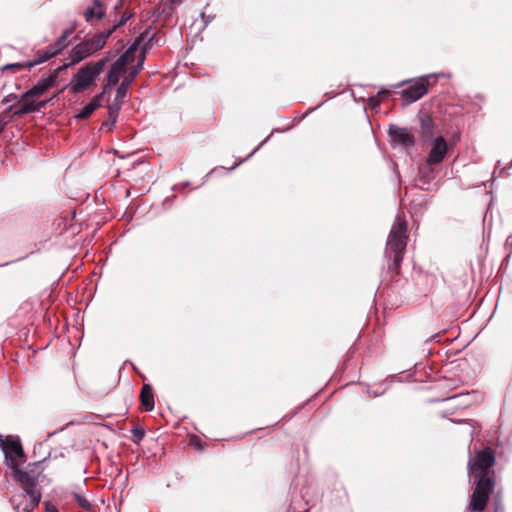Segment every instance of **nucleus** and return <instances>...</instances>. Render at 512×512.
<instances>
[{
	"label": "nucleus",
	"mask_w": 512,
	"mask_h": 512,
	"mask_svg": "<svg viewBox=\"0 0 512 512\" xmlns=\"http://www.w3.org/2000/svg\"><path fill=\"white\" fill-rule=\"evenodd\" d=\"M495 452L490 447L476 451L474 457L470 458L468 468L475 479V488L472 492L469 509L473 512L485 510L490 495L496 485Z\"/></svg>",
	"instance_id": "obj_1"
},
{
	"label": "nucleus",
	"mask_w": 512,
	"mask_h": 512,
	"mask_svg": "<svg viewBox=\"0 0 512 512\" xmlns=\"http://www.w3.org/2000/svg\"><path fill=\"white\" fill-rule=\"evenodd\" d=\"M113 55L109 52L96 62H88L72 77L68 88L74 95L79 94L96 84V79L104 71Z\"/></svg>",
	"instance_id": "obj_2"
},
{
	"label": "nucleus",
	"mask_w": 512,
	"mask_h": 512,
	"mask_svg": "<svg viewBox=\"0 0 512 512\" xmlns=\"http://www.w3.org/2000/svg\"><path fill=\"white\" fill-rule=\"evenodd\" d=\"M0 446L5 454L7 465L12 469V475L15 480L18 479V472L36 473L34 468H36L39 463L29 464L28 471H24L19 468L20 462L18 460L25 462L26 457L22 444L18 438H14L12 436H7L4 439L0 438Z\"/></svg>",
	"instance_id": "obj_3"
},
{
	"label": "nucleus",
	"mask_w": 512,
	"mask_h": 512,
	"mask_svg": "<svg viewBox=\"0 0 512 512\" xmlns=\"http://www.w3.org/2000/svg\"><path fill=\"white\" fill-rule=\"evenodd\" d=\"M110 36L111 31H102L75 45L69 53L70 62L67 64L68 67L81 62L101 50Z\"/></svg>",
	"instance_id": "obj_4"
},
{
	"label": "nucleus",
	"mask_w": 512,
	"mask_h": 512,
	"mask_svg": "<svg viewBox=\"0 0 512 512\" xmlns=\"http://www.w3.org/2000/svg\"><path fill=\"white\" fill-rule=\"evenodd\" d=\"M407 221L404 216L397 215L395 223L388 235L385 254L388 258L392 255L403 256L407 246Z\"/></svg>",
	"instance_id": "obj_5"
},
{
	"label": "nucleus",
	"mask_w": 512,
	"mask_h": 512,
	"mask_svg": "<svg viewBox=\"0 0 512 512\" xmlns=\"http://www.w3.org/2000/svg\"><path fill=\"white\" fill-rule=\"evenodd\" d=\"M75 31V27H71L68 29H65L62 33V35L57 39V41L47 47L44 51L38 52V59L31 61V62H25V63H15V64H9L5 66L4 69H14V70H21L23 68H31L34 67L37 64L43 63L52 57L58 55L61 53L67 46H68V38L72 35V33Z\"/></svg>",
	"instance_id": "obj_6"
},
{
	"label": "nucleus",
	"mask_w": 512,
	"mask_h": 512,
	"mask_svg": "<svg viewBox=\"0 0 512 512\" xmlns=\"http://www.w3.org/2000/svg\"><path fill=\"white\" fill-rule=\"evenodd\" d=\"M17 482L20 483L23 493L19 495L21 498L28 497V501L23 505V512H33L38 507L41 500V491L37 488L39 473H20L18 472Z\"/></svg>",
	"instance_id": "obj_7"
},
{
	"label": "nucleus",
	"mask_w": 512,
	"mask_h": 512,
	"mask_svg": "<svg viewBox=\"0 0 512 512\" xmlns=\"http://www.w3.org/2000/svg\"><path fill=\"white\" fill-rule=\"evenodd\" d=\"M144 60H145V50H143L141 52L137 65L129 72V74L123 79L122 83L118 86V88L116 90V95H115L114 101L110 105V116L112 117V120L115 118V115L117 114V112H119V110L124 102V99L127 95L129 86L132 84L134 79L137 77V75L142 70Z\"/></svg>",
	"instance_id": "obj_8"
},
{
	"label": "nucleus",
	"mask_w": 512,
	"mask_h": 512,
	"mask_svg": "<svg viewBox=\"0 0 512 512\" xmlns=\"http://www.w3.org/2000/svg\"><path fill=\"white\" fill-rule=\"evenodd\" d=\"M67 68L68 65L64 64L55 69L49 77L41 78L36 85L22 95V100L28 101L30 99L32 100L34 97H40L43 95L49 88L55 85L59 73L65 71Z\"/></svg>",
	"instance_id": "obj_9"
},
{
	"label": "nucleus",
	"mask_w": 512,
	"mask_h": 512,
	"mask_svg": "<svg viewBox=\"0 0 512 512\" xmlns=\"http://www.w3.org/2000/svg\"><path fill=\"white\" fill-rule=\"evenodd\" d=\"M430 82L428 77H421L402 90L401 95L405 104H411L428 93Z\"/></svg>",
	"instance_id": "obj_10"
},
{
	"label": "nucleus",
	"mask_w": 512,
	"mask_h": 512,
	"mask_svg": "<svg viewBox=\"0 0 512 512\" xmlns=\"http://www.w3.org/2000/svg\"><path fill=\"white\" fill-rule=\"evenodd\" d=\"M388 133L392 142L404 147H411L415 143L414 135L407 128L390 125Z\"/></svg>",
	"instance_id": "obj_11"
},
{
	"label": "nucleus",
	"mask_w": 512,
	"mask_h": 512,
	"mask_svg": "<svg viewBox=\"0 0 512 512\" xmlns=\"http://www.w3.org/2000/svg\"><path fill=\"white\" fill-rule=\"evenodd\" d=\"M448 151V145L446 140L439 136L437 137L434 142L433 146L428 154L427 163L430 165H436L441 163Z\"/></svg>",
	"instance_id": "obj_12"
},
{
	"label": "nucleus",
	"mask_w": 512,
	"mask_h": 512,
	"mask_svg": "<svg viewBox=\"0 0 512 512\" xmlns=\"http://www.w3.org/2000/svg\"><path fill=\"white\" fill-rule=\"evenodd\" d=\"M126 66L123 64V59H117L110 67L107 77H106V83L103 87V92L109 95L110 89L115 86L120 76L125 73Z\"/></svg>",
	"instance_id": "obj_13"
},
{
	"label": "nucleus",
	"mask_w": 512,
	"mask_h": 512,
	"mask_svg": "<svg viewBox=\"0 0 512 512\" xmlns=\"http://www.w3.org/2000/svg\"><path fill=\"white\" fill-rule=\"evenodd\" d=\"M105 6L101 0H92V5L88 6L83 15L86 22L93 24V21H100L105 17Z\"/></svg>",
	"instance_id": "obj_14"
},
{
	"label": "nucleus",
	"mask_w": 512,
	"mask_h": 512,
	"mask_svg": "<svg viewBox=\"0 0 512 512\" xmlns=\"http://www.w3.org/2000/svg\"><path fill=\"white\" fill-rule=\"evenodd\" d=\"M108 94L105 92H101L96 95L78 114H76L77 119H87L91 116V114L98 109L104 101L108 100Z\"/></svg>",
	"instance_id": "obj_15"
},
{
	"label": "nucleus",
	"mask_w": 512,
	"mask_h": 512,
	"mask_svg": "<svg viewBox=\"0 0 512 512\" xmlns=\"http://www.w3.org/2000/svg\"><path fill=\"white\" fill-rule=\"evenodd\" d=\"M419 122L422 141L428 142L432 140L434 136V121L431 115L428 113H420Z\"/></svg>",
	"instance_id": "obj_16"
},
{
	"label": "nucleus",
	"mask_w": 512,
	"mask_h": 512,
	"mask_svg": "<svg viewBox=\"0 0 512 512\" xmlns=\"http://www.w3.org/2000/svg\"><path fill=\"white\" fill-rule=\"evenodd\" d=\"M140 403L144 411H152L154 409V394L151 385L144 384L140 391Z\"/></svg>",
	"instance_id": "obj_17"
},
{
	"label": "nucleus",
	"mask_w": 512,
	"mask_h": 512,
	"mask_svg": "<svg viewBox=\"0 0 512 512\" xmlns=\"http://www.w3.org/2000/svg\"><path fill=\"white\" fill-rule=\"evenodd\" d=\"M13 106L14 108L10 112L11 120L14 117H21L23 115L35 112L34 101L31 99L28 101H23L21 99V101H18V103Z\"/></svg>",
	"instance_id": "obj_18"
},
{
	"label": "nucleus",
	"mask_w": 512,
	"mask_h": 512,
	"mask_svg": "<svg viewBox=\"0 0 512 512\" xmlns=\"http://www.w3.org/2000/svg\"><path fill=\"white\" fill-rule=\"evenodd\" d=\"M388 259L392 261L388 265L389 273L392 274V277L398 276L400 274V268H401L403 256L392 255L391 258H388Z\"/></svg>",
	"instance_id": "obj_19"
},
{
	"label": "nucleus",
	"mask_w": 512,
	"mask_h": 512,
	"mask_svg": "<svg viewBox=\"0 0 512 512\" xmlns=\"http://www.w3.org/2000/svg\"><path fill=\"white\" fill-rule=\"evenodd\" d=\"M140 43V39H137L136 42L118 59H123V64L127 66L128 64L134 61L135 52L137 50V46Z\"/></svg>",
	"instance_id": "obj_20"
},
{
	"label": "nucleus",
	"mask_w": 512,
	"mask_h": 512,
	"mask_svg": "<svg viewBox=\"0 0 512 512\" xmlns=\"http://www.w3.org/2000/svg\"><path fill=\"white\" fill-rule=\"evenodd\" d=\"M71 497H72L73 501L78 504V506L80 508H82L84 510H88V511L91 509V503L84 495L77 493V492H73L71 494Z\"/></svg>",
	"instance_id": "obj_21"
},
{
	"label": "nucleus",
	"mask_w": 512,
	"mask_h": 512,
	"mask_svg": "<svg viewBox=\"0 0 512 512\" xmlns=\"http://www.w3.org/2000/svg\"><path fill=\"white\" fill-rule=\"evenodd\" d=\"M14 106H9L0 114V134L4 130L5 126L11 121L10 112Z\"/></svg>",
	"instance_id": "obj_22"
},
{
	"label": "nucleus",
	"mask_w": 512,
	"mask_h": 512,
	"mask_svg": "<svg viewBox=\"0 0 512 512\" xmlns=\"http://www.w3.org/2000/svg\"><path fill=\"white\" fill-rule=\"evenodd\" d=\"M131 433H132L131 440L135 444H139L145 436V430L140 426H134L131 430Z\"/></svg>",
	"instance_id": "obj_23"
},
{
	"label": "nucleus",
	"mask_w": 512,
	"mask_h": 512,
	"mask_svg": "<svg viewBox=\"0 0 512 512\" xmlns=\"http://www.w3.org/2000/svg\"><path fill=\"white\" fill-rule=\"evenodd\" d=\"M119 112L115 115V118L112 120V117L110 116V105L108 106V118L102 123L101 129H105L106 131H110L114 124L116 123V120L118 118Z\"/></svg>",
	"instance_id": "obj_24"
},
{
	"label": "nucleus",
	"mask_w": 512,
	"mask_h": 512,
	"mask_svg": "<svg viewBox=\"0 0 512 512\" xmlns=\"http://www.w3.org/2000/svg\"><path fill=\"white\" fill-rule=\"evenodd\" d=\"M131 16H132L131 14L125 12L121 16L120 20L117 23H115L111 28L107 29L106 31H111V34H112L117 28L125 25L126 22L130 19Z\"/></svg>",
	"instance_id": "obj_25"
},
{
	"label": "nucleus",
	"mask_w": 512,
	"mask_h": 512,
	"mask_svg": "<svg viewBox=\"0 0 512 512\" xmlns=\"http://www.w3.org/2000/svg\"><path fill=\"white\" fill-rule=\"evenodd\" d=\"M45 512H59L57 507L50 503L49 501L45 502Z\"/></svg>",
	"instance_id": "obj_26"
},
{
	"label": "nucleus",
	"mask_w": 512,
	"mask_h": 512,
	"mask_svg": "<svg viewBox=\"0 0 512 512\" xmlns=\"http://www.w3.org/2000/svg\"><path fill=\"white\" fill-rule=\"evenodd\" d=\"M48 101H40L38 103H34L35 112L40 111L41 109L45 108Z\"/></svg>",
	"instance_id": "obj_27"
},
{
	"label": "nucleus",
	"mask_w": 512,
	"mask_h": 512,
	"mask_svg": "<svg viewBox=\"0 0 512 512\" xmlns=\"http://www.w3.org/2000/svg\"><path fill=\"white\" fill-rule=\"evenodd\" d=\"M11 502H12V503H13V505H14V509H15V511H16V512H21V511H20V507H21L22 503H21V502H17V498H15V497L11 499Z\"/></svg>",
	"instance_id": "obj_28"
},
{
	"label": "nucleus",
	"mask_w": 512,
	"mask_h": 512,
	"mask_svg": "<svg viewBox=\"0 0 512 512\" xmlns=\"http://www.w3.org/2000/svg\"><path fill=\"white\" fill-rule=\"evenodd\" d=\"M17 99V96L16 95H13V94H10L8 95L7 97H5L3 100H2V104H7L9 102H11L12 100H15Z\"/></svg>",
	"instance_id": "obj_29"
},
{
	"label": "nucleus",
	"mask_w": 512,
	"mask_h": 512,
	"mask_svg": "<svg viewBox=\"0 0 512 512\" xmlns=\"http://www.w3.org/2000/svg\"><path fill=\"white\" fill-rule=\"evenodd\" d=\"M494 512H503V509L501 508V506H500V505L496 504V505H495Z\"/></svg>",
	"instance_id": "obj_30"
}]
</instances>
